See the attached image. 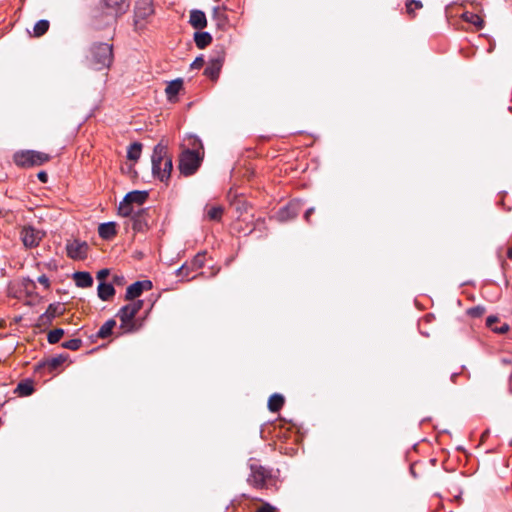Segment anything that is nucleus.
<instances>
[{
  "label": "nucleus",
  "mask_w": 512,
  "mask_h": 512,
  "mask_svg": "<svg viewBox=\"0 0 512 512\" xmlns=\"http://www.w3.org/2000/svg\"><path fill=\"white\" fill-rule=\"evenodd\" d=\"M212 19L215 21L218 29L225 30L228 25V19L223 8H214Z\"/></svg>",
  "instance_id": "obj_19"
},
{
  "label": "nucleus",
  "mask_w": 512,
  "mask_h": 512,
  "mask_svg": "<svg viewBox=\"0 0 512 512\" xmlns=\"http://www.w3.org/2000/svg\"><path fill=\"white\" fill-rule=\"evenodd\" d=\"M251 474L247 481L248 483L257 488L262 489L266 487L267 481L272 478L271 471L259 464L250 465Z\"/></svg>",
  "instance_id": "obj_10"
},
{
  "label": "nucleus",
  "mask_w": 512,
  "mask_h": 512,
  "mask_svg": "<svg viewBox=\"0 0 512 512\" xmlns=\"http://www.w3.org/2000/svg\"><path fill=\"white\" fill-rule=\"evenodd\" d=\"M66 251L68 257L73 260H84L87 258L89 245L86 241L79 239L68 240L66 243Z\"/></svg>",
  "instance_id": "obj_11"
},
{
  "label": "nucleus",
  "mask_w": 512,
  "mask_h": 512,
  "mask_svg": "<svg viewBox=\"0 0 512 512\" xmlns=\"http://www.w3.org/2000/svg\"><path fill=\"white\" fill-rule=\"evenodd\" d=\"M182 87H183V81L181 79H176V80L170 82L165 89L168 100L174 101L177 94L182 89Z\"/></svg>",
  "instance_id": "obj_22"
},
{
  "label": "nucleus",
  "mask_w": 512,
  "mask_h": 512,
  "mask_svg": "<svg viewBox=\"0 0 512 512\" xmlns=\"http://www.w3.org/2000/svg\"><path fill=\"white\" fill-rule=\"evenodd\" d=\"M89 61L96 70L108 68L113 61L112 45L108 43H95L90 48Z\"/></svg>",
  "instance_id": "obj_3"
},
{
  "label": "nucleus",
  "mask_w": 512,
  "mask_h": 512,
  "mask_svg": "<svg viewBox=\"0 0 512 512\" xmlns=\"http://www.w3.org/2000/svg\"><path fill=\"white\" fill-rule=\"evenodd\" d=\"M189 23L193 28L198 30L205 28L207 26V19L205 13L197 9L192 10L190 12Z\"/></svg>",
  "instance_id": "obj_17"
},
{
  "label": "nucleus",
  "mask_w": 512,
  "mask_h": 512,
  "mask_svg": "<svg viewBox=\"0 0 512 512\" xmlns=\"http://www.w3.org/2000/svg\"><path fill=\"white\" fill-rule=\"evenodd\" d=\"M236 209H237V211L242 213L243 211L247 210V205L245 203H242V204L238 203V204H236Z\"/></svg>",
  "instance_id": "obj_47"
},
{
  "label": "nucleus",
  "mask_w": 512,
  "mask_h": 512,
  "mask_svg": "<svg viewBox=\"0 0 512 512\" xmlns=\"http://www.w3.org/2000/svg\"><path fill=\"white\" fill-rule=\"evenodd\" d=\"M142 144L135 142L128 147L127 158L131 161H137L140 158Z\"/></svg>",
  "instance_id": "obj_29"
},
{
  "label": "nucleus",
  "mask_w": 512,
  "mask_h": 512,
  "mask_svg": "<svg viewBox=\"0 0 512 512\" xmlns=\"http://www.w3.org/2000/svg\"><path fill=\"white\" fill-rule=\"evenodd\" d=\"M109 274L110 272L108 269H101L97 272V279L103 281L109 276Z\"/></svg>",
  "instance_id": "obj_41"
},
{
  "label": "nucleus",
  "mask_w": 512,
  "mask_h": 512,
  "mask_svg": "<svg viewBox=\"0 0 512 512\" xmlns=\"http://www.w3.org/2000/svg\"><path fill=\"white\" fill-rule=\"evenodd\" d=\"M98 234L102 239L110 240L117 234L116 224L114 222L102 223L98 227Z\"/></svg>",
  "instance_id": "obj_18"
},
{
  "label": "nucleus",
  "mask_w": 512,
  "mask_h": 512,
  "mask_svg": "<svg viewBox=\"0 0 512 512\" xmlns=\"http://www.w3.org/2000/svg\"><path fill=\"white\" fill-rule=\"evenodd\" d=\"M39 325H50L53 318L45 311L38 319Z\"/></svg>",
  "instance_id": "obj_38"
},
{
  "label": "nucleus",
  "mask_w": 512,
  "mask_h": 512,
  "mask_svg": "<svg viewBox=\"0 0 512 512\" xmlns=\"http://www.w3.org/2000/svg\"><path fill=\"white\" fill-rule=\"evenodd\" d=\"M148 198V192L146 191H131L127 193L124 199L120 202L118 212L123 217H128L136 211L134 204L138 206L142 205Z\"/></svg>",
  "instance_id": "obj_6"
},
{
  "label": "nucleus",
  "mask_w": 512,
  "mask_h": 512,
  "mask_svg": "<svg viewBox=\"0 0 512 512\" xmlns=\"http://www.w3.org/2000/svg\"><path fill=\"white\" fill-rule=\"evenodd\" d=\"M457 376H458V374H457V373L452 374V375H451V380H452L453 382H455V381H456V377H457Z\"/></svg>",
  "instance_id": "obj_49"
},
{
  "label": "nucleus",
  "mask_w": 512,
  "mask_h": 512,
  "mask_svg": "<svg viewBox=\"0 0 512 512\" xmlns=\"http://www.w3.org/2000/svg\"><path fill=\"white\" fill-rule=\"evenodd\" d=\"M44 233L32 226H25L21 230V239L26 248H33L39 245Z\"/></svg>",
  "instance_id": "obj_12"
},
{
  "label": "nucleus",
  "mask_w": 512,
  "mask_h": 512,
  "mask_svg": "<svg viewBox=\"0 0 512 512\" xmlns=\"http://www.w3.org/2000/svg\"><path fill=\"white\" fill-rule=\"evenodd\" d=\"M285 403V398L283 395L274 393L268 399V409L273 412H279Z\"/></svg>",
  "instance_id": "obj_20"
},
{
  "label": "nucleus",
  "mask_w": 512,
  "mask_h": 512,
  "mask_svg": "<svg viewBox=\"0 0 512 512\" xmlns=\"http://www.w3.org/2000/svg\"><path fill=\"white\" fill-rule=\"evenodd\" d=\"M255 512H277V510L268 502H262L261 506Z\"/></svg>",
  "instance_id": "obj_37"
},
{
  "label": "nucleus",
  "mask_w": 512,
  "mask_h": 512,
  "mask_svg": "<svg viewBox=\"0 0 512 512\" xmlns=\"http://www.w3.org/2000/svg\"><path fill=\"white\" fill-rule=\"evenodd\" d=\"M38 282L40 284H42L45 288H49V286H50V281H49L48 277L44 274L40 275L38 277Z\"/></svg>",
  "instance_id": "obj_42"
},
{
  "label": "nucleus",
  "mask_w": 512,
  "mask_h": 512,
  "mask_svg": "<svg viewBox=\"0 0 512 512\" xmlns=\"http://www.w3.org/2000/svg\"><path fill=\"white\" fill-rule=\"evenodd\" d=\"M82 345V340L79 338L71 339L62 343V347L75 351L78 350Z\"/></svg>",
  "instance_id": "obj_35"
},
{
  "label": "nucleus",
  "mask_w": 512,
  "mask_h": 512,
  "mask_svg": "<svg viewBox=\"0 0 512 512\" xmlns=\"http://www.w3.org/2000/svg\"><path fill=\"white\" fill-rule=\"evenodd\" d=\"M497 321H498L497 317H495V316H489V317L487 318V320H486V324H487V326H488V327H490V328L492 329V328H495V327L493 326V324H494V323H496Z\"/></svg>",
  "instance_id": "obj_45"
},
{
  "label": "nucleus",
  "mask_w": 512,
  "mask_h": 512,
  "mask_svg": "<svg viewBox=\"0 0 512 512\" xmlns=\"http://www.w3.org/2000/svg\"><path fill=\"white\" fill-rule=\"evenodd\" d=\"M154 13L151 0H138L134 8V26L136 30H142L146 26L147 19Z\"/></svg>",
  "instance_id": "obj_9"
},
{
  "label": "nucleus",
  "mask_w": 512,
  "mask_h": 512,
  "mask_svg": "<svg viewBox=\"0 0 512 512\" xmlns=\"http://www.w3.org/2000/svg\"><path fill=\"white\" fill-rule=\"evenodd\" d=\"M420 8H422V3L419 0H410L406 4V9L409 14H412L415 9H420Z\"/></svg>",
  "instance_id": "obj_36"
},
{
  "label": "nucleus",
  "mask_w": 512,
  "mask_h": 512,
  "mask_svg": "<svg viewBox=\"0 0 512 512\" xmlns=\"http://www.w3.org/2000/svg\"><path fill=\"white\" fill-rule=\"evenodd\" d=\"M302 210V205L299 200L289 202L285 207L277 212V218L281 222H286L294 219Z\"/></svg>",
  "instance_id": "obj_14"
},
{
  "label": "nucleus",
  "mask_w": 512,
  "mask_h": 512,
  "mask_svg": "<svg viewBox=\"0 0 512 512\" xmlns=\"http://www.w3.org/2000/svg\"><path fill=\"white\" fill-rule=\"evenodd\" d=\"M46 312L54 319L56 316L63 315L65 308L60 303H52L47 307Z\"/></svg>",
  "instance_id": "obj_31"
},
{
  "label": "nucleus",
  "mask_w": 512,
  "mask_h": 512,
  "mask_svg": "<svg viewBox=\"0 0 512 512\" xmlns=\"http://www.w3.org/2000/svg\"><path fill=\"white\" fill-rule=\"evenodd\" d=\"M194 41L199 49H204L212 42V36L208 32H196Z\"/></svg>",
  "instance_id": "obj_25"
},
{
  "label": "nucleus",
  "mask_w": 512,
  "mask_h": 512,
  "mask_svg": "<svg viewBox=\"0 0 512 512\" xmlns=\"http://www.w3.org/2000/svg\"><path fill=\"white\" fill-rule=\"evenodd\" d=\"M13 158L15 164L23 168L40 166L50 160V156L48 154L34 150L17 152L14 154Z\"/></svg>",
  "instance_id": "obj_5"
},
{
  "label": "nucleus",
  "mask_w": 512,
  "mask_h": 512,
  "mask_svg": "<svg viewBox=\"0 0 512 512\" xmlns=\"http://www.w3.org/2000/svg\"><path fill=\"white\" fill-rule=\"evenodd\" d=\"M205 263V254L204 253H198L194 256L193 260L191 261V269L196 270L200 269L204 266Z\"/></svg>",
  "instance_id": "obj_34"
},
{
  "label": "nucleus",
  "mask_w": 512,
  "mask_h": 512,
  "mask_svg": "<svg viewBox=\"0 0 512 512\" xmlns=\"http://www.w3.org/2000/svg\"><path fill=\"white\" fill-rule=\"evenodd\" d=\"M34 392L33 381L32 380H24L18 383L15 388V393L19 396H29Z\"/></svg>",
  "instance_id": "obj_24"
},
{
  "label": "nucleus",
  "mask_w": 512,
  "mask_h": 512,
  "mask_svg": "<svg viewBox=\"0 0 512 512\" xmlns=\"http://www.w3.org/2000/svg\"><path fill=\"white\" fill-rule=\"evenodd\" d=\"M116 321L114 319L107 320L99 329L97 336L101 339H105L112 334Z\"/></svg>",
  "instance_id": "obj_26"
},
{
  "label": "nucleus",
  "mask_w": 512,
  "mask_h": 512,
  "mask_svg": "<svg viewBox=\"0 0 512 512\" xmlns=\"http://www.w3.org/2000/svg\"><path fill=\"white\" fill-rule=\"evenodd\" d=\"M151 161L154 177L162 182L168 181L172 172L173 163L172 157L168 156L167 146L162 142L154 147Z\"/></svg>",
  "instance_id": "obj_2"
},
{
  "label": "nucleus",
  "mask_w": 512,
  "mask_h": 512,
  "mask_svg": "<svg viewBox=\"0 0 512 512\" xmlns=\"http://www.w3.org/2000/svg\"><path fill=\"white\" fill-rule=\"evenodd\" d=\"M315 208H309L304 213V219L307 221V223H311V215L314 214Z\"/></svg>",
  "instance_id": "obj_44"
},
{
  "label": "nucleus",
  "mask_w": 512,
  "mask_h": 512,
  "mask_svg": "<svg viewBox=\"0 0 512 512\" xmlns=\"http://www.w3.org/2000/svg\"><path fill=\"white\" fill-rule=\"evenodd\" d=\"M204 65V58L202 56L197 57L191 64L192 69H199Z\"/></svg>",
  "instance_id": "obj_40"
},
{
  "label": "nucleus",
  "mask_w": 512,
  "mask_h": 512,
  "mask_svg": "<svg viewBox=\"0 0 512 512\" xmlns=\"http://www.w3.org/2000/svg\"><path fill=\"white\" fill-rule=\"evenodd\" d=\"M463 18H464L465 21L473 24L474 26H476L478 28H482L483 27V20L477 14L466 12V13L463 14Z\"/></svg>",
  "instance_id": "obj_32"
},
{
  "label": "nucleus",
  "mask_w": 512,
  "mask_h": 512,
  "mask_svg": "<svg viewBox=\"0 0 512 512\" xmlns=\"http://www.w3.org/2000/svg\"><path fill=\"white\" fill-rule=\"evenodd\" d=\"M37 177L38 179L42 182V183H46L48 181V175L46 172L44 171H40L38 174H37Z\"/></svg>",
  "instance_id": "obj_46"
},
{
  "label": "nucleus",
  "mask_w": 512,
  "mask_h": 512,
  "mask_svg": "<svg viewBox=\"0 0 512 512\" xmlns=\"http://www.w3.org/2000/svg\"><path fill=\"white\" fill-rule=\"evenodd\" d=\"M507 256L509 259H512V247L508 249Z\"/></svg>",
  "instance_id": "obj_48"
},
{
  "label": "nucleus",
  "mask_w": 512,
  "mask_h": 512,
  "mask_svg": "<svg viewBox=\"0 0 512 512\" xmlns=\"http://www.w3.org/2000/svg\"><path fill=\"white\" fill-rule=\"evenodd\" d=\"M73 279L76 285L81 288H87L93 284V278L88 272H75Z\"/></svg>",
  "instance_id": "obj_21"
},
{
  "label": "nucleus",
  "mask_w": 512,
  "mask_h": 512,
  "mask_svg": "<svg viewBox=\"0 0 512 512\" xmlns=\"http://www.w3.org/2000/svg\"><path fill=\"white\" fill-rule=\"evenodd\" d=\"M100 2L117 18L125 14L130 7V0H101Z\"/></svg>",
  "instance_id": "obj_15"
},
{
  "label": "nucleus",
  "mask_w": 512,
  "mask_h": 512,
  "mask_svg": "<svg viewBox=\"0 0 512 512\" xmlns=\"http://www.w3.org/2000/svg\"><path fill=\"white\" fill-rule=\"evenodd\" d=\"M114 281H115V282H120V278H119L118 276H115V277H114Z\"/></svg>",
  "instance_id": "obj_50"
},
{
  "label": "nucleus",
  "mask_w": 512,
  "mask_h": 512,
  "mask_svg": "<svg viewBox=\"0 0 512 512\" xmlns=\"http://www.w3.org/2000/svg\"><path fill=\"white\" fill-rule=\"evenodd\" d=\"M64 335V330L61 328H56L54 330H51L47 335V340L50 344H55L60 341V339Z\"/></svg>",
  "instance_id": "obj_33"
},
{
  "label": "nucleus",
  "mask_w": 512,
  "mask_h": 512,
  "mask_svg": "<svg viewBox=\"0 0 512 512\" xmlns=\"http://www.w3.org/2000/svg\"><path fill=\"white\" fill-rule=\"evenodd\" d=\"M191 148L184 149L179 156V170L185 176L193 175L201 165L204 147L197 137L189 138Z\"/></svg>",
  "instance_id": "obj_1"
},
{
  "label": "nucleus",
  "mask_w": 512,
  "mask_h": 512,
  "mask_svg": "<svg viewBox=\"0 0 512 512\" xmlns=\"http://www.w3.org/2000/svg\"><path fill=\"white\" fill-rule=\"evenodd\" d=\"M190 267L189 266H186V265H182L178 270H177V275L178 276H181V277H188L189 276V271H190Z\"/></svg>",
  "instance_id": "obj_39"
},
{
  "label": "nucleus",
  "mask_w": 512,
  "mask_h": 512,
  "mask_svg": "<svg viewBox=\"0 0 512 512\" xmlns=\"http://www.w3.org/2000/svg\"><path fill=\"white\" fill-rule=\"evenodd\" d=\"M67 358H68L67 355H63V354L58 355L51 359H47L44 362V366L48 367L50 369V371H53V370L57 369L59 366H61L67 360Z\"/></svg>",
  "instance_id": "obj_28"
},
{
  "label": "nucleus",
  "mask_w": 512,
  "mask_h": 512,
  "mask_svg": "<svg viewBox=\"0 0 512 512\" xmlns=\"http://www.w3.org/2000/svg\"><path fill=\"white\" fill-rule=\"evenodd\" d=\"M152 288V282L149 280L136 281L127 287L125 299L134 300L139 297L144 290H150Z\"/></svg>",
  "instance_id": "obj_16"
},
{
  "label": "nucleus",
  "mask_w": 512,
  "mask_h": 512,
  "mask_svg": "<svg viewBox=\"0 0 512 512\" xmlns=\"http://www.w3.org/2000/svg\"><path fill=\"white\" fill-rule=\"evenodd\" d=\"M132 221V228L135 232H144L149 228V210L139 208L130 215Z\"/></svg>",
  "instance_id": "obj_13"
},
{
  "label": "nucleus",
  "mask_w": 512,
  "mask_h": 512,
  "mask_svg": "<svg viewBox=\"0 0 512 512\" xmlns=\"http://www.w3.org/2000/svg\"><path fill=\"white\" fill-rule=\"evenodd\" d=\"M142 307L143 301L136 300L132 303L123 306L118 311L117 316L121 321L120 328L123 330L124 333H133L138 330L139 327L134 321V318L137 315V313L142 309Z\"/></svg>",
  "instance_id": "obj_4"
},
{
  "label": "nucleus",
  "mask_w": 512,
  "mask_h": 512,
  "mask_svg": "<svg viewBox=\"0 0 512 512\" xmlns=\"http://www.w3.org/2000/svg\"><path fill=\"white\" fill-rule=\"evenodd\" d=\"M224 213V208L220 205L206 207V215L209 220L220 221Z\"/></svg>",
  "instance_id": "obj_27"
},
{
  "label": "nucleus",
  "mask_w": 512,
  "mask_h": 512,
  "mask_svg": "<svg viewBox=\"0 0 512 512\" xmlns=\"http://www.w3.org/2000/svg\"><path fill=\"white\" fill-rule=\"evenodd\" d=\"M115 295V288L109 284L101 282L98 285V296L103 301L110 300Z\"/></svg>",
  "instance_id": "obj_23"
},
{
  "label": "nucleus",
  "mask_w": 512,
  "mask_h": 512,
  "mask_svg": "<svg viewBox=\"0 0 512 512\" xmlns=\"http://www.w3.org/2000/svg\"><path fill=\"white\" fill-rule=\"evenodd\" d=\"M117 17L104 8L100 2L97 7L91 11L90 25L95 30H101L116 23Z\"/></svg>",
  "instance_id": "obj_7"
},
{
  "label": "nucleus",
  "mask_w": 512,
  "mask_h": 512,
  "mask_svg": "<svg viewBox=\"0 0 512 512\" xmlns=\"http://www.w3.org/2000/svg\"><path fill=\"white\" fill-rule=\"evenodd\" d=\"M49 26H50L49 21H47V20H39L34 25V29H33L34 36L35 37H41L42 35H44L48 31Z\"/></svg>",
  "instance_id": "obj_30"
},
{
  "label": "nucleus",
  "mask_w": 512,
  "mask_h": 512,
  "mask_svg": "<svg viewBox=\"0 0 512 512\" xmlns=\"http://www.w3.org/2000/svg\"><path fill=\"white\" fill-rule=\"evenodd\" d=\"M225 50L223 47H216L213 50V54L211 55L208 65L205 68L204 74L215 81L218 79L220 71L225 61Z\"/></svg>",
  "instance_id": "obj_8"
},
{
  "label": "nucleus",
  "mask_w": 512,
  "mask_h": 512,
  "mask_svg": "<svg viewBox=\"0 0 512 512\" xmlns=\"http://www.w3.org/2000/svg\"><path fill=\"white\" fill-rule=\"evenodd\" d=\"M493 331L497 332V333H506L508 330H509V325L506 324V323H503L500 327H495V328H492Z\"/></svg>",
  "instance_id": "obj_43"
}]
</instances>
